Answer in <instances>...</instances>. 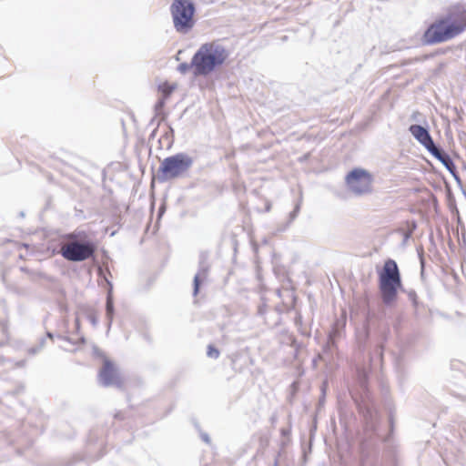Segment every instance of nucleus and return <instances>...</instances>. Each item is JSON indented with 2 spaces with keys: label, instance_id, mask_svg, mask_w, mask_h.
Listing matches in <instances>:
<instances>
[{
  "label": "nucleus",
  "instance_id": "obj_1",
  "mask_svg": "<svg viewBox=\"0 0 466 466\" xmlns=\"http://www.w3.org/2000/svg\"><path fill=\"white\" fill-rule=\"evenodd\" d=\"M465 28L466 11L458 6L427 28L423 42L427 45L442 43L459 35Z\"/></svg>",
  "mask_w": 466,
  "mask_h": 466
},
{
  "label": "nucleus",
  "instance_id": "obj_5",
  "mask_svg": "<svg viewBox=\"0 0 466 466\" xmlns=\"http://www.w3.org/2000/svg\"><path fill=\"white\" fill-rule=\"evenodd\" d=\"M195 5L190 0H174L170 5V13L176 31L187 34L195 25Z\"/></svg>",
  "mask_w": 466,
  "mask_h": 466
},
{
  "label": "nucleus",
  "instance_id": "obj_14",
  "mask_svg": "<svg viewBox=\"0 0 466 466\" xmlns=\"http://www.w3.org/2000/svg\"><path fill=\"white\" fill-rule=\"evenodd\" d=\"M46 339L45 338H41L36 346L31 347L27 350L28 354L35 355L38 353L45 346Z\"/></svg>",
  "mask_w": 466,
  "mask_h": 466
},
{
  "label": "nucleus",
  "instance_id": "obj_26",
  "mask_svg": "<svg viewBox=\"0 0 466 466\" xmlns=\"http://www.w3.org/2000/svg\"><path fill=\"white\" fill-rule=\"evenodd\" d=\"M25 364V360H23V361H21V362L19 363V366H24Z\"/></svg>",
  "mask_w": 466,
  "mask_h": 466
},
{
  "label": "nucleus",
  "instance_id": "obj_24",
  "mask_svg": "<svg viewBox=\"0 0 466 466\" xmlns=\"http://www.w3.org/2000/svg\"><path fill=\"white\" fill-rule=\"evenodd\" d=\"M420 263H421V268H424V260H423L422 257H420Z\"/></svg>",
  "mask_w": 466,
  "mask_h": 466
},
{
  "label": "nucleus",
  "instance_id": "obj_15",
  "mask_svg": "<svg viewBox=\"0 0 466 466\" xmlns=\"http://www.w3.org/2000/svg\"><path fill=\"white\" fill-rule=\"evenodd\" d=\"M160 88L163 93V97H165V99H167L174 91L175 86H169V85H164Z\"/></svg>",
  "mask_w": 466,
  "mask_h": 466
},
{
  "label": "nucleus",
  "instance_id": "obj_27",
  "mask_svg": "<svg viewBox=\"0 0 466 466\" xmlns=\"http://www.w3.org/2000/svg\"><path fill=\"white\" fill-rule=\"evenodd\" d=\"M380 355L381 356V355H382V349L380 348Z\"/></svg>",
  "mask_w": 466,
  "mask_h": 466
},
{
  "label": "nucleus",
  "instance_id": "obj_9",
  "mask_svg": "<svg viewBox=\"0 0 466 466\" xmlns=\"http://www.w3.org/2000/svg\"><path fill=\"white\" fill-rule=\"evenodd\" d=\"M428 151L446 167L457 181H460L456 167L449 154L436 145L431 147Z\"/></svg>",
  "mask_w": 466,
  "mask_h": 466
},
{
  "label": "nucleus",
  "instance_id": "obj_7",
  "mask_svg": "<svg viewBox=\"0 0 466 466\" xmlns=\"http://www.w3.org/2000/svg\"><path fill=\"white\" fill-rule=\"evenodd\" d=\"M349 190L355 196L360 197L372 192V175L363 168H354L345 177Z\"/></svg>",
  "mask_w": 466,
  "mask_h": 466
},
{
  "label": "nucleus",
  "instance_id": "obj_16",
  "mask_svg": "<svg viewBox=\"0 0 466 466\" xmlns=\"http://www.w3.org/2000/svg\"><path fill=\"white\" fill-rule=\"evenodd\" d=\"M207 354L209 358H212V359H218V356H219V351L218 349H216L215 347H213L212 345H209L208 347V351H207Z\"/></svg>",
  "mask_w": 466,
  "mask_h": 466
},
{
  "label": "nucleus",
  "instance_id": "obj_18",
  "mask_svg": "<svg viewBox=\"0 0 466 466\" xmlns=\"http://www.w3.org/2000/svg\"><path fill=\"white\" fill-rule=\"evenodd\" d=\"M165 103H166V99L165 97H162L160 99L157 100V102L155 104V111L158 114V112L160 110H162V108L164 107L165 106Z\"/></svg>",
  "mask_w": 466,
  "mask_h": 466
},
{
  "label": "nucleus",
  "instance_id": "obj_10",
  "mask_svg": "<svg viewBox=\"0 0 466 466\" xmlns=\"http://www.w3.org/2000/svg\"><path fill=\"white\" fill-rule=\"evenodd\" d=\"M209 270V264L208 261V255L206 253H201L199 257L198 263V271L194 277V288L193 294L196 296L198 293L200 283L205 280L208 277Z\"/></svg>",
  "mask_w": 466,
  "mask_h": 466
},
{
  "label": "nucleus",
  "instance_id": "obj_3",
  "mask_svg": "<svg viewBox=\"0 0 466 466\" xmlns=\"http://www.w3.org/2000/svg\"><path fill=\"white\" fill-rule=\"evenodd\" d=\"M59 252L68 261L81 262L94 256L96 245L84 231H75L66 236Z\"/></svg>",
  "mask_w": 466,
  "mask_h": 466
},
{
  "label": "nucleus",
  "instance_id": "obj_13",
  "mask_svg": "<svg viewBox=\"0 0 466 466\" xmlns=\"http://www.w3.org/2000/svg\"><path fill=\"white\" fill-rule=\"evenodd\" d=\"M189 70H192L194 76H196V66H194V56L191 58L190 63H181L177 66V71L180 74H187Z\"/></svg>",
  "mask_w": 466,
  "mask_h": 466
},
{
  "label": "nucleus",
  "instance_id": "obj_2",
  "mask_svg": "<svg viewBox=\"0 0 466 466\" xmlns=\"http://www.w3.org/2000/svg\"><path fill=\"white\" fill-rule=\"evenodd\" d=\"M229 56L228 50L218 42L205 43L194 54L196 76H207L220 67Z\"/></svg>",
  "mask_w": 466,
  "mask_h": 466
},
{
  "label": "nucleus",
  "instance_id": "obj_11",
  "mask_svg": "<svg viewBox=\"0 0 466 466\" xmlns=\"http://www.w3.org/2000/svg\"><path fill=\"white\" fill-rule=\"evenodd\" d=\"M410 132L427 150L435 145L430 132L422 126L411 125Z\"/></svg>",
  "mask_w": 466,
  "mask_h": 466
},
{
  "label": "nucleus",
  "instance_id": "obj_8",
  "mask_svg": "<svg viewBox=\"0 0 466 466\" xmlns=\"http://www.w3.org/2000/svg\"><path fill=\"white\" fill-rule=\"evenodd\" d=\"M99 383L105 387L121 386L120 378L116 369L109 360H104V365L98 374Z\"/></svg>",
  "mask_w": 466,
  "mask_h": 466
},
{
  "label": "nucleus",
  "instance_id": "obj_6",
  "mask_svg": "<svg viewBox=\"0 0 466 466\" xmlns=\"http://www.w3.org/2000/svg\"><path fill=\"white\" fill-rule=\"evenodd\" d=\"M193 158L186 153H177L166 157L160 164L158 171L161 172L162 181L180 177L193 165Z\"/></svg>",
  "mask_w": 466,
  "mask_h": 466
},
{
  "label": "nucleus",
  "instance_id": "obj_4",
  "mask_svg": "<svg viewBox=\"0 0 466 466\" xmlns=\"http://www.w3.org/2000/svg\"><path fill=\"white\" fill-rule=\"evenodd\" d=\"M379 289L382 302L390 306L396 299L399 290L403 289L400 272L397 262L388 258L379 272Z\"/></svg>",
  "mask_w": 466,
  "mask_h": 466
},
{
  "label": "nucleus",
  "instance_id": "obj_21",
  "mask_svg": "<svg viewBox=\"0 0 466 466\" xmlns=\"http://www.w3.org/2000/svg\"><path fill=\"white\" fill-rule=\"evenodd\" d=\"M88 319L94 327H96L97 325L98 319L95 314L88 315Z\"/></svg>",
  "mask_w": 466,
  "mask_h": 466
},
{
  "label": "nucleus",
  "instance_id": "obj_17",
  "mask_svg": "<svg viewBox=\"0 0 466 466\" xmlns=\"http://www.w3.org/2000/svg\"><path fill=\"white\" fill-rule=\"evenodd\" d=\"M300 205L298 203L295 208L289 213V220L288 224H290L297 217L299 212Z\"/></svg>",
  "mask_w": 466,
  "mask_h": 466
},
{
  "label": "nucleus",
  "instance_id": "obj_20",
  "mask_svg": "<svg viewBox=\"0 0 466 466\" xmlns=\"http://www.w3.org/2000/svg\"><path fill=\"white\" fill-rule=\"evenodd\" d=\"M408 297L413 302V304H416L417 294L414 290H410L408 292Z\"/></svg>",
  "mask_w": 466,
  "mask_h": 466
},
{
  "label": "nucleus",
  "instance_id": "obj_25",
  "mask_svg": "<svg viewBox=\"0 0 466 466\" xmlns=\"http://www.w3.org/2000/svg\"><path fill=\"white\" fill-rule=\"evenodd\" d=\"M47 337H48V338H50V339H52V338H53V334H52V333H50V332H47Z\"/></svg>",
  "mask_w": 466,
  "mask_h": 466
},
{
  "label": "nucleus",
  "instance_id": "obj_19",
  "mask_svg": "<svg viewBox=\"0 0 466 466\" xmlns=\"http://www.w3.org/2000/svg\"><path fill=\"white\" fill-rule=\"evenodd\" d=\"M359 379H360V382L361 384L362 387H365V384H366V381H367V374L365 371H360L359 373Z\"/></svg>",
  "mask_w": 466,
  "mask_h": 466
},
{
  "label": "nucleus",
  "instance_id": "obj_22",
  "mask_svg": "<svg viewBox=\"0 0 466 466\" xmlns=\"http://www.w3.org/2000/svg\"><path fill=\"white\" fill-rule=\"evenodd\" d=\"M201 439H202L206 443H209V442H210V438H209V436H208L207 433H202V434H201Z\"/></svg>",
  "mask_w": 466,
  "mask_h": 466
},
{
  "label": "nucleus",
  "instance_id": "obj_23",
  "mask_svg": "<svg viewBox=\"0 0 466 466\" xmlns=\"http://www.w3.org/2000/svg\"><path fill=\"white\" fill-rule=\"evenodd\" d=\"M59 339H61L63 340H66V341H68V342H71L69 339L65 338V337H59Z\"/></svg>",
  "mask_w": 466,
  "mask_h": 466
},
{
  "label": "nucleus",
  "instance_id": "obj_12",
  "mask_svg": "<svg viewBox=\"0 0 466 466\" xmlns=\"http://www.w3.org/2000/svg\"><path fill=\"white\" fill-rule=\"evenodd\" d=\"M106 282L109 285V289H108L107 294H106V317L107 319V331H108L110 329L112 322H113L115 309H114V302H113V295H112L113 286L107 279H106Z\"/></svg>",
  "mask_w": 466,
  "mask_h": 466
}]
</instances>
